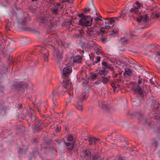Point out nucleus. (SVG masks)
<instances>
[{"label": "nucleus", "mask_w": 160, "mask_h": 160, "mask_svg": "<svg viewBox=\"0 0 160 160\" xmlns=\"http://www.w3.org/2000/svg\"><path fill=\"white\" fill-rule=\"evenodd\" d=\"M28 115L29 119L27 121L29 127L32 128L34 126V128L36 132H39L43 128L42 122L34 113H29Z\"/></svg>", "instance_id": "1"}, {"label": "nucleus", "mask_w": 160, "mask_h": 160, "mask_svg": "<svg viewBox=\"0 0 160 160\" xmlns=\"http://www.w3.org/2000/svg\"><path fill=\"white\" fill-rule=\"evenodd\" d=\"M72 71V68L71 67L68 66L64 68L62 71L63 87L67 90L72 88L71 82L69 79L68 75Z\"/></svg>", "instance_id": "2"}, {"label": "nucleus", "mask_w": 160, "mask_h": 160, "mask_svg": "<svg viewBox=\"0 0 160 160\" xmlns=\"http://www.w3.org/2000/svg\"><path fill=\"white\" fill-rule=\"evenodd\" d=\"M78 16L82 18L79 20V24L82 26L87 27L92 24V18L90 16L85 15L84 13L79 14Z\"/></svg>", "instance_id": "3"}, {"label": "nucleus", "mask_w": 160, "mask_h": 160, "mask_svg": "<svg viewBox=\"0 0 160 160\" xmlns=\"http://www.w3.org/2000/svg\"><path fill=\"white\" fill-rule=\"evenodd\" d=\"M130 115L132 117H135L137 118L139 121L144 125H149V122L147 121L143 114L140 112H134L131 113Z\"/></svg>", "instance_id": "4"}, {"label": "nucleus", "mask_w": 160, "mask_h": 160, "mask_svg": "<svg viewBox=\"0 0 160 160\" xmlns=\"http://www.w3.org/2000/svg\"><path fill=\"white\" fill-rule=\"evenodd\" d=\"M88 98V97H86V96H85V95H83L82 94L81 98L78 99L77 105L76 106V108L82 111L83 110L82 102L86 100Z\"/></svg>", "instance_id": "5"}, {"label": "nucleus", "mask_w": 160, "mask_h": 160, "mask_svg": "<svg viewBox=\"0 0 160 160\" xmlns=\"http://www.w3.org/2000/svg\"><path fill=\"white\" fill-rule=\"evenodd\" d=\"M91 153L87 149H83L80 152L81 157L85 160H90Z\"/></svg>", "instance_id": "6"}, {"label": "nucleus", "mask_w": 160, "mask_h": 160, "mask_svg": "<svg viewBox=\"0 0 160 160\" xmlns=\"http://www.w3.org/2000/svg\"><path fill=\"white\" fill-rule=\"evenodd\" d=\"M61 5L60 4L57 3L53 8L50 9L52 15H56L58 14L59 9H62V7H61Z\"/></svg>", "instance_id": "7"}, {"label": "nucleus", "mask_w": 160, "mask_h": 160, "mask_svg": "<svg viewBox=\"0 0 160 160\" xmlns=\"http://www.w3.org/2000/svg\"><path fill=\"white\" fill-rule=\"evenodd\" d=\"M60 94L58 88L55 89L52 92V98L54 105L56 106L55 101H56V99L59 97Z\"/></svg>", "instance_id": "8"}, {"label": "nucleus", "mask_w": 160, "mask_h": 160, "mask_svg": "<svg viewBox=\"0 0 160 160\" xmlns=\"http://www.w3.org/2000/svg\"><path fill=\"white\" fill-rule=\"evenodd\" d=\"M95 32L93 28H88L86 30V36L88 39H90L95 34Z\"/></svg>", "instance_id": "9"}, {"label": "nucleus", "mask_w": 160, "mask_h": 160, "mask_svg": "<svg viewBox=\"0 0 160 160\" xmlns=\"http://www.w3.org/2000/svg\"><path fill=\"white\" fill-rule=\"evenodd\" d=\"M98 106L100 108L106 111H109L110 107L109 105L107 104V103L105 101H102L100 103L98 102Z\"/></svg>", "instance_id": "10"}, {"label": "nucleus", "mask_w": 160, "mask_h": 160, "mask_svg": "<svg viewBox=\"0 0 160 160\" xmlns=\"http://www.w3.org/2000/svg\"><path fill=\"white\" fill-rule=\"evenodd\" d=\"M56 51V58L57 60L58 63L60 64L61 63L62 61V59L63 58V56H62V54L63 52V51H62L61 52L59 51Z\"/></svg>", "instance_id": "11"}, {"label": "nucleus", "mask_w": 160, "mask_h": 160, "mask_svg": "<svg viewBox=\"0 0 160 160\" xmlns=\"http://www.w3.org/2000/svg\"><path fill=\"white\" fill-rule=\"evenodd\" d=\"M133 89H134L135 92H137L139 95V96L141 97L142 98L143 97L144 94L143 90L138 85H137L135 87L133 88Z\"/></svg>", "instance_id": "12"}, {"label": "nucleus", "mask_w": 160, "mask_h": 160, "mask_svg": "<svg viewBox=\"0 0 160 160\" xmlns=\"http://www.w3.org/2000/svg\"><path fill=\"white\" fill-rule=\"evenodd\" d=\"M83 58L80 56H77L73 58V62L74 63H80L82 60Z\"/></svg>", "instance_id": "13"}, {"label": "nucleus", "mask_w": 160, "mask_h": 160, "mask_svg": "<svg viewBox=\"0 0 160 160\" xmlns=\"http://www.w3.org/2000/svg\"><path fill=\"white\" fill-rule=\"evenodd\" d=\"M119 42L121 43V45L124 46L127 44L129 42V39L125 37H123L120 38L118 40Z\"/></svg>", "instance_id": "14"}, {"label": "nucleus", "mask_w": 160, "mask_h": 160, "mask_svg": "<svg viewBox=\"0 0 160 160\" xmlns=\"http://www.w3.org/2000/svg\"><path fill=\"white\" fill-rule=\"evenodd\" d=\"M22 31H30L33 32L34 33H39L38 31L35 30L34 28H32L29 27H26L24 28H22L21 29Z\"/></svg>", "instance_id": "15"}, {"label": "nucleus", "mask_w": 160, "mask_h": 160, "mask_svg": "<svg viewBox=\"0 0 160 160\" xmlns=\"http://www.w3.org/2000/svg\"><path fill=\"white\" fill-rule=\"evenodd\" d=\"M41 22L42 23L46 25L51 23L50 20H49L48 18L46 17H42L41 18Z\"/></svg>", "instance_id": "16"}, {"label": "nucleus", "mask_w": 160, "mask_h": 160, "mask_svg": "<svg viewBox=\"0 0 160 160\" xmlns=\"http://www.w3.org/2000/svg\"><path fill=\"white\" fill-rule=\"evenodd\" d=\"M103 18L106 20L105 21V23L106 24H109L110 23H113L114 21V18Z\"/></svg>", "instance_id": "17"}, {"label": "nucleus", "mask_w": 160, "mask_h": 160, "mask_svg": "<svg viewBox=\"0 0 160 160\" xmlns=\"http://www.w3.org/2000/svg\"><path fill=\"white\" fill-rule=\"evenodd\" d=\"M160 107V104L159 103H157V104L154 105L151 108L152 110L155 112H158L159 109Z\"/></svg>", "instance_id": "18"}, {"label": "nucleus", "mask_w": 160, "mask_h": 160, "mask_svg": "<svg viewBox=\"0 0 160 160\" xmlns=\"http://www.w3.org/2000/svg\"><path fill=\"white\" fill-rule=\"evenodd\" d=\"M28 87V85L27 83L23 82H21L18 85V88H22L23 89L27 88Z\"/></svg>", "instance_id": "19"}, {"label": "nucleus", "mask_w": 160, "mask_h": 160, "mask_svg": "<svg viewBox=\"0 0 160 160\" xmlns=\"http://www.w3.org/2000/svg\"><path fill=\"white\" fill-rule=\"evenodd\" d=\"M43 51L45 53L44 54V60L45 62H48V58L49 56V53L48 51L45 48H43Z\"/></svg>", "instance_id": "20"}, {"label": "nucleus", "mask_w": 160, "mask_h": 160, "mask_svg": "<svg viewBox=\"0 0 160 160\" xmlns=\"http://www.w3.org/2000/svg\"><path fill=\"white\" fill-rule=\"evenodd\" d=\"M90 87L88 86V88H85L82 91V94L83 95H85L86 97H88L89 96V90Z\"/></svg>", "instance_id": "21"}, {"label": "nucleus", "mask_w": 160, "mask_h": 160, "mask_svg": "<svg viewBox=\"0 0 160 160\" xmlns=\"http://www.w3.org/2000/svg\"><path fill=\"white\" fill-rule=\"evenodd\" d=\"M130 12L132 13H134L136 14H138L140 13V12L138 11V8L136 7H135L131 8Z\"/></svg>", "instance_id": "22"}, {"label": "nucleus", "mask_w": 160, "mask_h": 160, "mask_svg": "<svg viewBox=\"0 0 160 160\" xmlns=\"http://www.w3.org/2000/svg\"><path fill=\"white\" fill-rule=\"evenodd\" d=\"M132 74V70L130 69H128L127 70L125 69V72L123 73L124 75H127L128 76H131Z\"/></svg>", "instance_id": "23"}, {"label": "nucleus", "mask_w": 160, "mask_h": 160, "mask_svg": "<svg viewBox=\"0 0 160 160\" xmlns=\"http://www.w3.org/2000/svg\"><path fill=\"white\" fill-rule=\"evenodd\" d=\"M39 140V138H33L32 139L31 142L32 143L36 144L38 142Z\"/></svg>", "instance_id": "24"}, {"label": "nucleus", "mask_w": 160, "mask_h": 160, "mask_svg": "<svg viewBox=\"0 0 160 160\" xmlns=\"http://www.w3.org/2000/svg\"><path fill=\"white\" fill-rule=\"evenodd\" d=\"M110 78V76H108L107 77H104L103 78L102 82L104 84H106L109 81Z\"/></svg>", "instance_id": "25"}, {"label": "nucleus", "mask_w": 160, "mask_h": 160, "mask_svg": "<svg viewBox=\"0 0 160 160\" xmlns=\"http://www.w3.org/2000/svg\"><path fill=\"white\" fill-rule=\"evenodd\" d=\"M27 151V148H20L19 149L18 152L19 153H25Z\"/></svg>", "instance_id": "26"}, {"label": "nucleus", "mask_w": 160, "mask_h": 160, "mask_svg": "<svg viewBox=\"0 0 160 160\" xmlns=\"http://www.w3.org/2000/svg\"><path fill=\"white\" fill-rule=\"evenodd\" d=\"M100 32L102 33V35H104V34L107 35L108 32L106 30L104 27L101 28H100Z\"/></svg>", "instance_id": "27"}, {"label": "nucleus", "mask_w": 160, "mask_h": 160, "mask_svg": "<svg viewBox=\"0 0 160 160\" xmlns=\"http://www.w3.org/2000/svg\"><path fill=\"white\" fill-rule=\"evenodd\" d=\"M133 104L136 106H138L141 104V101L139 99H137L135 101H133Z\"/></svg>", "instance_id": "28"}, {"label": "nucleus", "mask_w": 160, "mask_h": 160, "mask_svg": "<svg viewBox=\"0 0 160 160\" xmlns=\"http://www.w3.org/2000/svg\"><path fill=\"white\" fill-rule=\"evenodd\" d=\"M26 21L24 20H22V21L20 20L18 21L17 22L18 24H21L22 25L25 26L26 25Z\"/></svg>", "instance_id": "29"}, {"label": "nucleus", "mask_w": 160, "mask_h": 160, "mask_svg": "<svg viewBox=\"0 0 160 160\" xmlns=\"http://www.w3.org/2000/svg\"><path fill=\"white\" fill-rule=\"evenodd\" d=\"M148 16L147 14H146L144 15V17H143V18L142 19V21L143 23H146L147 21H148Z\"/></svg>", "instance_id": "30"}, {"label": "nucleus", "mask_w": 160, "mask_h": 160, "mask_svg": "<svg viewBox=\"0 0 160 160\" xmlns=\"http://www.w3.org/2000/svg\"><path fill=\"white\" fill-rule=\"evenodd\" d=\"M151 14L152 15V17L153 18H158L159 16V14L158 13H155L154 12H152Z\"/></svg>", "instance_id": "31"}, {"label": "nucleus", "mask_w": 160, "mask_h": 160, "mask_svg": "<svg viewBox=\"0 0 160 160\" xmlns=\"http://www.w3.org/2000/svg\"><path fill=\"white\" fill-rule=\"evenodd\" d=\"M67 140L69 142H71L73 140V138L72 135L68 134L67 136Z\"/></svg>", "instance_id": "32"}, {"label": "nucleus", "mask_w": 160, "mask_h": 160, "mask_svg": "<svg viewBox=\"0 0 160 160\" xmlns=\"http://www.w3.org/2000/svg\"><path fill=\"white\" fill-rule=\"evenodd\" d=\"M95 138L94 137H89L88 138V141L89 142V144L90 145H91L93 144V141L94 140Z\"/></svg>", "instance_id": "33"}, {"label": "nucleus", "mask_w": 160, "mask_h": 160, "mask_svg": "<svg viewBox=\"0 0 160 160\" xmlns=\"http://www.w3.org/2000/svg\"><path fill=\"white\" fill-rule=\"evenodd\" d=\"M99 157V156L98 153H94L92 157V160H96Z\"/></svg>", "instance_id": "34"}, {"label": "nucleus", "mask_w": 160, "mask_h": 160, "mask_svg": "<svg viewBox=\"0 0 160 160\" xmlns=\"http://www.w3.org/2000/svg\"><path fill=\"white\" fill-rule=\"evenodd\" d=\"M99 72L100 74H103L104 75H107L108 72L106 71L104 69L101 70Z\"/></svg>", "instance_id": "35"}, {"label": "nucleus", "mask_w": 160, "mask_h": 160, "mask_svg": "<svg viewBox=\"0 0 160 160\" xmlns=\"http://www.w3.org/2000/svg\"><path fill=\"white\" fill-rule=\"evenodd\" d=\"M151 103L150 105V107L151 108L154 105L157 104V103L158 102H157L156 100H152V99H151Z\"/></svg>", "instance_id": "36"}, {"label": "nucleus", "mask_w": 160, "mask_h": 160, "mask_svg": "<svg viewBox=\"0 0 160 160\" xmlns=\"http://www.w3.org/2000/svg\"><path fill=\"white\" fill-rule=\"evenodd\" d=\"M44 142L47 145L49 144L52 141L51 139H46L45 138L44 139Z\"/></svg>", "instance_id": "37"}, {"label": "nucleus", "mask_w": 160, "mask_h": 160, "mask_svg": "<svg viewBox=\"0 0 160 160\" xmlns=\"http://www.w3.org/2000/svg\"><path fill=\"white\" fill-rule=\"evenodd\" d=\"M28 9L30 11L33 13H35V11L37 10V8H34L31 7H29Z\"/></svg>", "instance_id": "38"}, {"label": "nucleus", "mask_w": 160, "mask_h": 160, "mask_svg": "<svg viewBox=\"0 0 160 160\" xmlns=\"http://www.w3.org/2000/svg\"><path fill=\"white\" fill-rule=\"evenodd\" d=\"M118 160H128L127 158L125 157H121L120 155L118 156V157H117Z\"/></svg>", "instance_id": "39"}, {"label": "nucleus", "mask_w": 160, "mask_h": 160, "mask_svg": "<svg viewBox=\"0 0 160 160\" xmlns=\"http://www.w3.org/2000/svg\"><path fill=\"white\" fill-rule=\"evenodd\" d=\"M111 86L113 89L114 91L115 92V89L116 88L118 87L119 86V85L115 84L114 83H112Z\"/></svg>", "instance_id": "40"}, {"label": "nucleus", "mask_w": 160, "mask_h": 160, "mask_svg": "<svg viewBox=\"0 0 160 160\" xmlns=\"http://www.w3.org/2000/svg\"><path fill=\"white\" fill-rule=\"evenodd\" d=\"M148 48H152L154 49V48H155L156 49H157V45H156L154 44H149L148 46Z\"/></svg>", "instance_id": "41"}, {"label": "nucleus", "mask_w": 160, "mask_h": 160, "mask_svg": "<svg viewBox=\"0 0 160 160\" xmlns=\"http://www.w3.org/2000/svg\"><path fill=\"white\" fill-rule=\"evenodd\" d=\"M119 140L121 142L124 141L126 143V145H128V143L127 142V141L124 139V138L122 136V137H119Z\"/></svg>", "instance_id": "42"}, {"label": "nucleus", "mask_w": 160, "mask_h": 160, "mask_svg": "<svg viewBox=\"0 0 160 160\" xmlns=\"http://www.w3.org/2000/svg\"><path fill=\"white\" fill-rule=\"evenodd\" d=\"M152 118L155 120H160V115L158 114V115H154Z\"/></svg>", "instance_id": "43"}, {"label": "nucleus", "mask_w": 160, "mask_h": 160, "mask_svg": "<svg viewBox=\"0 0 160 160\" xmlns=\"http://www.w3.org/2000/svg\"><path fill=\"white\" fill-rule=\"evenodd\" d=\"M67 24V27H70L71 25L72 24V22L71 20L66 21Z\"/></svg>", "instance_id": "44"}, {"label": "nucleus", "mask_w": 160, "mask_h": 160, "mask_svg": "<svg viewBox=\"0 0 160 160\" xmlns=\"http://www.w3.org/2000/svg\"><path fill=\"white\" fill-rule=\"evenodd\" d=\"M60 2H62V3L64 2H68V3H71L73 2V0H60Z\"/></svg>", "instance_id": "45"}, {"label": "nucleus", "mask_w": 160, "mask_h": 160, "mask_svg": "<svg viewBox=\"0 0 160 160\" xmlns=\"http://www.w3.org/2000/svg\"><path fill=\"white\" fill-rule=\"evenodd\" d=\"M127 13H124L122 12L120 15L121 16V18H123V19H126V16Z\"/></svg>", "instance_id": "46"}, {"label": "nucleus", "mask_w": 160, "mask_h": 160, "mask_svg": "<svg viewBox=\"0 0 160 160\" xmlns=\"http://www.w3.org/2000/svg\"><path fill=\"white\" fill-rule=\"evenodd\" d=\"M92 41L90 40H86V43L88 46H90L91 44Z\"/></svg>", "instance_id": "47"}, {"label": "nucleus", "mask_w": 160, "mask_h": 160, "mask_svg": "<svg viewBox=\"0 0 160 160\" xmlns=\"http://www.w3.org/2000/svg\"><path fill=\"white\" fill-rule=\"evenodd\" d=\"M143 18V16L142 15L140 16L138 18H137V21L140 22H141Z\"/></svg>", "instance_id": "48"}, {"label": "nucleus", "mask_w": 160, "mask_h": 160, "mask_svg": "<svg viewBox=\"0 0 160 160\" xmlns=\"http://www.w3.org/2000/svg\"><path fill=\"white\" fill-rule=\"evenodd\" d=\"M4 87L3 86H0V93H3L4 91Z\"/></svg>", "instance_id": "49"}, {"label": "nucleus", "mask_w": 160, "mask_h": 160, "mask_svg": "<svg viewBox=\"0 0 160 160\" xmlns=\"http://www.w3.org/2000/svg\"><path fill=\"white\" fill-rule=\"evenodd\" d=\"M136 4L138 5L137 7L138 8H139L141 7H142L143 5L141 3H140L138 1H137L136 2Z\"/></svg>", "instance_id": "50"}, {"label": "nucleus", "mask_w": 160, "mask_h": 160, "mask_svg": "<svg viewBox=\"0 0 160 160\" xmlns=\"http://www.w3.org/2000/svg\"><path fill=\"white\" fill-rule=\"evenodd\" d=\"M90 10V8H85L83 10V12L85 13H88Z\"/></svg>", "instance_id": "51"}, {"label": "nucleus", "mask_w": 160, "mask_h": 160, "mask_svg": "<svg viewBox=\"0 0 160 160\" xmlns=\"http://www.w3.org/2000/svg\"><path fill=\"white\" fill-rule=\"evenodd\" d=\"M101 40L102 42L105 43L107 42L106 39L102 36L101 38Z\"/></svg>", "instance_id": "52"}, {"label": "nucleus", "mask_w": 160, "mask_h": 160, "mask_svg": "<svg viewBox=\"0 0 160 160\" xmlns=\"http://www.w3.org/2000/svg\"><path fill=\"white\" fill-rule=\"evenodd\" d=\"M96 60L95 61V63H98L100 61L101 58L99 56H97L96 57Z\"/></svg>", "instance_id": "53"}, {"label": "nucleus", "mask_w": 160, "mask_h": 160, "mask_svg": "<svg viewBox=\"0 0 160 160\" xmlns=\"http://www.w3.org/2000/svg\"><path fill=\"white\" fill-rule=\"evenodd\" d=\"M105 68H107L108 69H109L111 71H112L113 70V68L112 67H111V66L109 65H107V66H106V67H105Z\"/></svg>", "instance_id": "54"}, {"label": "nucleus", "mask_w": 160, "mask_h": 160, "mask_svg": "<svg viewBox=\"0 0 160 160\" xmlns=\"http://www.w3.org/2000/svg\"><path fill=\"white\" fill-rule=\"evenodd\" d=\"M100 140V139L99 138H95L94 139V140L93 141V144H95L97 142H98Z\"/></svg>", "instance_id": "55"}, {"label": "nucleus", "mask_w": 160, "mask_h": 160, "mask_svg": "<svg viewBox=\"0 0 160 160\" xmlns=\"http://www.w3.org/2000/svg\"><path fill=\"white\" fill-rule=\"evenodd\" d=\"M152 145L155 147L156 148L157 147V143L156 141H154L153 142H152Z\"/></svg>", "instance_id": "56"}, {"label": "nucleus", "mask_w": 160, "mask_h": 160, "mask_svg": "<svg viewBox=\"0 0 160 160\" xmlns=\"http://www.w3.org/2000/svg\"><path fill=\"white\" fill-rule=\"evenodd\" d=\"M69 147L67 148V149L68 150H71L73 148V146L72 144L70 145Z\"/></svg>", "instance_id": "57"}, {"label": "nucleus", "mask_w": 160, "mask_h": 160, "mask_svg": "<svg viewBox=\"0 0 160 160\" xmlns=\"http://www.w3.org/2000/svg\"><path fill=\"white\" fill-rule=\"evenodd\" d=\"M47 2L48 3H51L52 4L53 3V1L52 0H46Z\"/></svg>", "instance_id": "58"}, {"label": "nucleus", "mask_w": 160, "mask_h": 160, "mask_svg": "<svg viewBox=\"0 0 160 160\" xmlns=\"http://www.w3.org/2000/svg\"><path fill=\"white\" fill-rule=\"evenodd\" d=\"M97 75L96 74H93L91 76V79H94L96 77Z\"/></svg>", "instance_id": "59"}, {"label": "nucleus", "mask_w": 160, "mask_h": 160, "mask_svg": "<svg viewBox=\"0 0 160 160\" xmlns=\"http://www.w3.org/2000/svg\"><path fill=\"white\" fill-rule=\"evenodd\" d=\"M102 64L103 66L105 67H106L108 65L107 63L105 62H102Z\"/></svg>", "instance_id": "60"}, {"label": "nucleus", "mask_w": 160, "mask_h": 160, "mask_svg": "<svg viewBox=\"0 0 160 160\" xmlns=\"http://www.w3.org/2000/svg\"><path fill=\"white\" fill-rule=\"evenodd\" d=\"M112 33L111 34V35H112L114 34L117 33V31L113 29L112 30Z\"/></svg>", "instance_id": "61"}, {"label": "nucleus", "mask_w": 160, "mask_h": 160, "mask_svg": "<svg viewBox=\"0 0 160 160\" xmlns=\"http://www.w3.org/2000/svg\"><path fill=\"white\" fill-rule=\"evenodd\" d=\"M111 27L109 26H106L105 27H104L105 30L107 31Z\"/></svg>", "instance_id": "62"}, {"label": "nucleus", "mask_w": 160, "mask_h": 160, "mask_svg": "<svg viewBox=\"0 0 160 160\" xmlns=\"http://www.w3.org/2000/svg\"><path fill=\"white\" fill-rule=\"evenodd\" d=\"M100 18L97 17L96 19H95V20H96L97 21H101L102 20L101 19V18L102 17L100 15Z\"/></svg>", "instance_id": "63"}, {"label": "nucleus", "mask_w": 160, "mask_h": 160, "mask_svg": "<svg viewBox=\"0 0 160 160\" xmlns=\"http://www.w3.org/2000/svg\"><path fill=\"white\" fill-rule=\"evenodd\" d=\"M157 56H160V52H157V53L156 54V57L155 58V59L156 58V57Z\"/></svg>", "instance_id": "64"}]
</instances>
